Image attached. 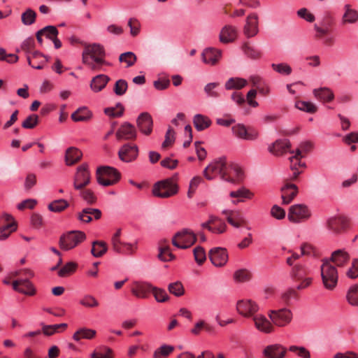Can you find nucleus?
<instances>
[{
	"mask_svg": "<svg viewBox=\"0 0 358 358\" xmlns=\"http://www.w3.org/2000/svg\"><path fill=\"white\" fill-rule=\"evenodd\" d=\"M105 50L99 43L86 45L82 55L83 63L94 71H104L109 63L105 60Z\"/></svg>",
	"mask_w": 358,
	"mask_h": 358,
	"instance_id": "obj_1",
	"label": "nucleus"
},
{
	"mask_svg": "<svg viewBox=\"0 0 358 358\" xmlns=\"http://www.w3.org/2000/svg\"><path fill=\"white\" fill-rule=\"evenodd\" d=\"M290 276L297 283L296 289L302 290L308 288L313 282L310 268L305 264H296L292 268Z\"/></svg>",
	"mask_w": 358,
	"mask_h": 358,
	"instance_id": "obj_2",
	"label": "nucleus"
},
{
	"mask_svg": "<svg viewBox=\"0 0 358 358\" xmlns=\"http://www.w3.org/2000/svg\"><path fill=\"white\" fill-rule=\"evenodd\" d=\"M322 262L320 272L322 283L326 289L333 290L337 285L338 280L337 268L328 259H323Z\"/></svg>",
	"mask_w": 358,
	"mask_h": 358,
	"instance_id": "obj_3",
	"label": "nucleus"
},
{
	"mask_svg": "<svg viewBox=\"0 0 358 358\" xmlns=\"http://www.w3.org/2000/svg\"><path fill=\"white\" fill-rule=\"evenodd\" d=\"M227 162L225 157H220L213 161L203 171V176L207 180H213L217 176L223 180L229 179L227 176Z\"/></svg>",
	"mask_w": 358,
	"mask_h": 358,
	"instance_id": "obj_4",
	"label": "nucleus"
},
{
	"mask_svg": "<svg viewBox=\"0 0 358 358\" xmlns=\"http://www.w3.org/2000/svg\"><path fill=\"white\" fill-rule=\"evenodd\" d=\"M178 176L157 182L152 189L153 194L161 198H169L178 191V187L176 182Z\"/></svg>",
	"mask_w": 358,
	"mask_h": 358,
	"instance_id": "obj_5",
	"label": "nucleus"
},
{
	"mask_svg": "<svg viewBox=\"0 0 358 358\" xmlns=\"http://www.w3.org/2000/svg\"><path fill=\"white\" fill-rule=\"evenodd\" d=\"M97 182L103 186H110L117 183L120 179V173L110 166H100L96 173Z\"/></svg>",
	"mask_w": 358,
	"mask_h": 358,
	"instance_id": "obj_6",
	"label": "nucleus"
},
{
	"mask_svg": "<svg viewBox=\"0 0 358 358\" xmlns=\"http://www.w3.org/2000/svg\"><path fill=\"white\" fill-rule=\"evenodd\" d=\"M86 238L84 232L71 231L63 234L59 239V246L62 250H69L82 243Z\"/></svg>",
	"mask_w": 358,
	"mask_h": 358,
	"instance_id": "obj_7",
	"label": "nucleus"
},
{
	"mask_svg": "<svg viewBox=\"0 0 358 358\" xmlns=\"http://www.w3.org/2000/svg\"><path fill=\"white\" fill-rule=\"evenodd\" d=\"M268 316L273 327L274 325L279 327H286L292 320V313L287 308L271 310L268 312Z\"/></svg>",
	"mask_w": 358,
	"mask_h": 358,
	"instance_id": "obj_8",
	"label": "nucleus"
},
{
	"mask_svg": "<svg viewBox=\"0 0 358 358\" xmlns=\"http://www.w3.org/2000/svg\"><path fill=\"white\" fill-rule=\"evenodd\" d=\"M196 241V236L189 229H183L177 232L172 238L174 246L180 249H187L192 246Z\"/></svg>",
	"mask_w": 358,
	"mask_h": 358,
	"instance_id": "obj_9",
	"label": "nucleus"
},
{
	"mask_svg": "<svg viewBox=\"0 0 358 358\" xmlns=\"http://www.w3.org/2000/svg\"><path fill=\"white\" fill-rule=\"evenodd\" d=\"M91 173L87 164H83L78 166L73 177V187L75 189H83L90 185Z\"/></svg>",
	"mask_w": 358,
	"mask_h": 358,
	"instance_id": "obj_10",
	"label": "nucleus"
},
{
	"mask_svg": "<svg viewBox=\"0 0 358 358\" xmlns=\"http://www.w3.org/2000/svg\"><path fill=\"white\" fill-rule=\"evenodd\" d=\"M311 213L304 204H295L289 207L287 218L291 222L300 223L309 219Z\"/></svg>",
	"mask_w": 358,
	"mask_h": 358,
	"instance_id": "obj_11",
	"label": "nucleus"
},
{
	"mask_svg": "<svg viewBox=\"0 0 358 358\" xmlns=\"http://www.w3.org/2000/svg\"><path fill=\"white\" fill-rule=\"evenodd\" d=\"M236 310L242 316L252 318L254 315L257 314L259 306L250 299H242L238 301Z\"/></svg>",
	"mask_w": 358,
	"mask_h": 358,
	"instance_id": "obj_12",
	"label": "nucleus"
},
{
	"mask_svg": "<svg viewBox=\"0 0 358 358\" xmlns=\"http://www.w3.org/2000/svg\"><path fill=\"white\" fill-rule=\"evenodd\" d=\"M298 192V187L296 185L291 182L288 179H285L280 187L282 203L283 205L289 204L296 196Z\"/></svg>",
	"mask_w": 358,
	"mask_h": 358,
	"instance_id": "obj_13",
	"label": "nucleus"
},
{
	"mask_svg": "<svg viewBox=\"0 0 358 358\" xmlns=\"http://www.w3.org/2000/svg\"><path fill=\"white\" fill-rule=\"evenodd\" d=\"M259 16L257 13H252L248 15L243 29L244 36L248 38L257 36L259 31Z\"/></svg>",
	"mask_w": 358,
	"mask_h": 358,
	"instance_id": "obj_14",
	"label": "nucleus"
},
{
	"mask_svg": "<svg viewBox=\"0 0 358 358\" xmlns=\"http://www.w3.org/2000/svg\"><path fill=\"white\" fill-rule=\"evenodd\" d=\"M138 155V148L135 144L126 143L120 148L118 152L120 160L127 163L136 160Z\"/></svg>",
	"mask_w": 358,
	"mask_h": 358,
	"instance_id": "obj_15",
	"label": "nucleus"
},
{
	"mask_svg": "<svg viewBox=\"0 0 358 358\" xmlns=\"http://www.w3.org/2000/svg\"><path fill=\"white\" fill-rule=\"evenodd\" d=\"M13 289L21 294L34 296L36 293V290L31 282L27 278H19L11 282Z\"/></svg>",
	"mask_w": 358,
	"mask_h": 358,
	"instance_id": "obj_16",
	"label": "nucleus"
},
{
	"mask_svg": "<svg viewBox=\"0 0 358 358\" xmlns=\"http://www.w3.org/2000/svg\"><path fill=\"white\" fill-rule=\"evenodd\" d=\"M209 259L217 267L224 266L228 261V253L224 248H214L209 251Z\"/></svg>",
	"mask_w": 358,
	"mask_h": 358,
	"instance_id": "obj_17",
	"label": "nucleus"
},
{
	"mask_svg": "<svg viewBox=\"0 0 358 358\" xmlns=\"http://www.w3.org/2000/svg\"><path fill=\"white\" fill-rule=\"evenodd\" d=\"M233 134L241 139L255 141L259 136V133L253 128L247 129L243 124H238L232 127Z\"/></svg>",
	"mask_w": 358,
	"mask_h": 358,
	"instance_id": "obj_18",
	"label": "nucleus"
},
{
	"mask_svg": "<svg viewBox=\"0 0 358 358\" xmlns=\"http://www.w3.org/2000/svg\"><path fill=\"white\" fill-rule=\"evenodd\" d=\"M328 229L334 234H340L348 226V218L344 216L332 217L327 220Z\"/></svg>",
	"mask_w": 358,
	"mask_h": 358,
	"instance_id": "obj_19",
	"label": "nucleus"
},
{
	"mask_svg": "<svg viewBox=\"0 0 358 358\" xmlns=\"http://www.w3.org/2000/svg\"><path fill=\"white\" fill-rule=\"evenodd\" d=\"M255 328L264 334H271L274 331L272 322L269 321L264 315L257 314L252 318Z\"/></svg>",
	"mask_w": 358,
	"mask_h": 358,
	"instance_id": "obj_20",
	"label": "nucleus"
},
{
	"mask_svg": "<svg viewBox=\"0 0 358 358\" xmlns=\"http://www.w3.org/2000/svg\"><path fill=\"white\" fill-rule=\"evenodd\" d=\"M327 259L331 260V264H334L333 265L336 267L342 268L349 263L350 257L345 250L339 249L334 251L331 257Z\"/></svg>",
	"mask_w": 358,
	"mask_h": 358,
	"instance_id": "obj_21",
	"label": "nucleus"
},
{
	"mask_svg": "<svg viewBox=\"0 0 358 358\" xmlns=\"http://www.w3.org/2000/svg\"><path fill=\"white\" fill-rule=\"evenodd\" d=\"M137 127L139 130L145 135H149L152 131V118L151 115L146 112L139 115L136 120Z\"/></svg>",
	"mask_w": 358,
	"mask_h": 358,
	"instance_id": "obj_22",
	"label": "nucleus"
},
{
	"mask_svg": "<svg viewBox=\"0 0 358 358\" xmlns=\"http://www.w3.org/2000/svg\"><path fill=\"white\" fill-rule=\"evenodd\" d=\"M136 135L135 127L129 122L123 123L116 132V137L118 140H134Z\"/></svg>",
	"mask_w": 358,
	"mask_h": 358,
	"instance_id": "obj_23",
	"label": "nucleus"
},
{
	"mask_svg": "<svg viewBox=\"0 0 358 358\" xmlns=\"http://www.w3.org/2000/svg\"><path fill=\"white\" fill-rule=\"evenodd\" d=\"M227 176L229 177V179H225V181L232 183H239L243 180L244 173L239 166L232 163H229Z\"/></svg>",
	"mask_w": 358,
	"mask_h": 358,
	"instance_id": "obj_24",
	"label": "nucleus"
},
{
	"mask_svg": "<svg viewBox=\"0 0 358 358\" xmlns=\"http://www.w3.org/2000/svg\"><path fill=\"white\" fill-rule=\"evenodd\" d=\"M238 35L237 28L231 24L223 27L220 32L219 39L222 43H229L234 41Z\"/></svg>",
	"mask_w": 358,
	"mask_h": 358,
	"instance_id": "obj_25",
	"label": "nucleus"
},
{
	"mask_svg": "<svg viewBox=\"0 0 358 358\" xmlns=\"http://www.w3.org/2000/svg\"><path fill=\"white\" fill-rule=\"evenodd\" d=\"M222 56V51L213 48H206L202 54L201 57L203 62L211 66L215 65Z\"/></svg>",
	"mask_w": 358,
	"mask_h": 358,
	"instance_id": "obj_26",
	"label": "nucleus"
},
{
	"mask_svg": "<svg viewBox=\"0 0 358 358\" xmlns=\"http://www.w3.org/2000/svg\"><path fill=\"white\" fill-rule=\"evenodd\" d=\"M287 349L279 344L270 345L263 350V355L266 358H284Z\"/></svg>",
	"mask_w": 358,
	"mask_h": 358,
	"instance_id": "obj_27",
	"label": "nucleus"
},
{
	"mask_svg": "<svg viewBox=\"0 0 358 358\" xmlns=\"http://www.w3.org/2000/svg\"><path fill=\"white\" fill-rule=\"evenodd\" d=\"M110 80V78L108 76L99 74L92 78L90 88L94 93L100 92L106 87Z\"/></svg>",
	"mask_w": 358,
	"mask_h": 358,
	"instance_id": "obj_28",
	"label": "nucleus"
},
{
	"mask_svg": "<svg viewBox=\"0 0 358 358\" xmlns=\"http://www.w3.org/2000/svg\"><path fill=\"white\" fill-rule=\"evenodd\" d=\"M101 211L97 208H85L78 213V219L85 223H89L92 220V217L95 220H99L101 217Z\"/></svg>",
	"mask_w": 358,
	"mask_h": 358,
	"instance_id": "obj_29",
	"label": "nucleus"
},
{
	"mask_svg": "<svg viewBox=\"0 0 358 358\" xmlns=\"http://www.w3.org/2000/svg\"><path fill=\"white\" fill-rule=\"evenodd\" d=\"M152 285L148 282H143L134 283L131 292L138 298L145 299L148 297V294L152 291Z\"/></svg>",
	"mask_w": 358,
	"mask_h": 358,
	"instance_id": "obj_30",
	"label": "nucleus"
},
{
	"mask_svg": "<svg viewBox=\"0 0 358 358\" xmlns=\"http://www.w3.org/2000/svg\"><path fill=\"white\" fill-rule=\"evenodd\" d=\"M314 29L316 31V38L323 40L324 44L327 46H331L334 44V38L329 35V29L328 28H324L315 24Z\"/></svg>",
	"mask_w": 358,
	"mask_h": 358,
	"instance_id": "obj_31",
	"label": "nucleus"
},
{
	"mask_svg": "<svg viewBox=\"0 0 358 358\" xmlns=\"http://www.w3.org/2000/svg\"><path fill=\"white\" fill-rule=\"evenodd\" d=\"M27 59L29 65L36 69H42L43 68V63L47 61V58L39 51L32 52L31 57L27 56Z\"/></svg>",
	"mask_w": 358,
	"mask_h": 358,
	"instance_id": "obj_32",
	"label": "nucleus"
},
{
	"mask_svg": "<svg viewBox=\"0 0 358 358\" xmlns=\"http://www.w3.org/2000/svg\"><path fill=\"white\" fill-rule=\"evenodd\" d=\"M345 12L342 16L341 22L343 25L355 24L358 22V11L352 8L350 4L344 6Z\"/></svg>",
	"mask_w": 358,
	"mask_h": 358,
	"instance_id": "obj_33",
	"label": "nucleus"
},
{
	"mask_svg": "<svg viewBox=\"0 0 358 358\" xmlns=\"http://www.w3.org/2000/svg\"><path fill=\"white\" fill-rule=\"evenodd\" d=\"M82 152L75 147H70L66 150L65 162L67 166L78 163L82 158Z\"/></svg>",
	"mask_w": 358,
	"mask_h": 358,
	"instance_id": "obj_34",
	"label": "nucleus"
},
{
	"mask_svg": "<svg viewBox=\"0 0 358 358\" xmlns=\"http://www.w3.org/2000/svg\"><path fill=\"white\" fill-rule=\"evenodd\" d=\"M313 93L318 100L324 103L331 102L334 99L333 91L328 87L315 89Z\"/></svg>",
	"mask_w": 358,
	"mask_h": 358,
	"instance_id": "obj_35",
	"label": "nucleus"
},
{
	"mask_svg": "<svg viewBox=\"0 0 358 358\" xmlns=\"http://www.w3.org/2000/svg\"><path fill=\"white\" fill-rule=\"evenodd\" d=\"M290 147V143L287 140H278L269 148L272 154L280 156L283 155Z\"/></svg>",
	"mask_w": 358,
	"mask_h": 358,
	"instance_id": "obj_36",
	"label": "nucleus"
},
{
	"mask_svg": "<svg viewBox=\"0 0 358 358\" xmlns=\"http://www.w3.org/2000/svg\"><path fill=\"white\" fill-rule=\"evenodd\" d=\"M248 85V80L238 77L229 78L224 84V87L227 90H241Z\"/></svg>",
	"mask_w": 358,
	"mask_h": 358,
	"instance_id": "obj_37",
	"label": "nucleus"
},
{
	"mask_svg": "<svg viewBox=\"0 0 358 358\" xmlns=\"http://www.w3.org/2000/svg\"><path fill=\"white\" fill-rule=\"evenodd\" d=\"M229 196L231 198L238 199L237 200L232 201L234 204H237L238 202H243V199H251L253 194L249 189L242 187L236 191L230 192Z\"/></svg>",
	"mask_w": 358,
	"mask_h": 358,
	"instance_id": "obj_38",
	"label": "nucleus"
},
{
	"mask_svg": "<svg viewBox=\"0 0 358 358\" xmlns=\"http://www.w3.org/2000/svg\"><path fill=\"white\" fill-rule=\"evenodd\" d=\"M193 123L196 130L203 131L210 126L211 120L207 116L197 114L194 116Z\"/></svg>",
	"mask_w": 358,
	"mask_h": 358,
	"instance_id": "obj_39",
	"label": "nucleus"
},
{
	"mask_svg": "<svg viewBox=\"0 0 358 358\" xmlns=\"http://www.w3.org/2000/svg\"><path fill=\"white\" fill-rule=\"evenodd\" d=\"M91 117L92 113L86 107L79 108L71 115V119L75 122L87 121Z\"/></svg>",
	"mask_w": 358,
	"mask_h": 358,
	"instance_id": "obj_40",
	"label": "nucleus"
},
{
	"mask_svg": "<svg viewBox=\"0 0 358 358\" xmlns=\"http://www.w3.org/2000/svg\"><path fill=\"white\" fill-rule=\"evenodd\" d=\"M108 250V246L103 241H96L92 244L91 253L94 257H102Z\"/></svg>",
	"mask_w": 358,
	"mask_h": 358,
	"instance_id": "obj_41",
	"label": "nucleus"
},
{
	"mask_svg": "<svg viewBox=\"0 0 358 358\" xmlns=\"http://www.w3.org/2000/svg\"><path fill=\"white\" fill-rule=\"evenodd\" d=\"M96 331L91 329L81 328L74 333L73 338L78 342L80 339H92L96 335Z\"/></svg>",
	"mask_w": 358,
	"mask_h": 358,
	"instance_id": "obj_42",
	"label": "nucleus"
},
{
	"mask_svg": "<svg viewBox=\"0 0 358 358\" xmlns=\"http://www.w3.org/2000/svg\"><path fill=\"white\" fill-rule=\"evenodd\" d=\"M66 328L67 324L66 323L53 325L43 324L42 331L45 336H52L56 333L64 331Z\"/></svg>",
	"mask_w": 358,
	"mask_h": 358,
	"instance_id": "obj_43",
	"label": "nucleus"
},
{
	"mask_svg": "<svg viewBox=\"0 0 358 358\" xmlns=\"http://www.w3.org/2000/svg\"><path fill=\"white\" fill-rule=\"evenodd\" d=\"M69 206V202L65 199H57L49 203L48 209L54 213H60L67 208Z\"/></svg>",
	"mask_w": 358,
	"mask_h": 358,
	"instance_id": "obj_44",
	"label": "nucleus"
},
{
	"mask_svg": "<svg viewBox=\"0 0 358 358\" xmlns=\"http://www.w3.org/2000/svg\"><path fill=\"white\" fill-rule=\"evenodd\" d=\"M348 302L353 306H358V283L352 285L346 294Z\"/></svg>",
	"mask_w": 358,
	"mask_h": 358,
	"instance_id": "obj_45",
	"label": "nucleus"
},
{
	"mask_svg": "<svg viewBox=\"0 0 358 358\" xmlns=\"http://www.w3.org/2000/svg\"><path fill=\"white\" fill-rule=\"evenodd\" d=\"M36 13L31 8H27L21 15V21L22 24L26 26L33 24L36 21Z\"/></svg>",
	"mask_w": 358,
	"mask_h": 358,
	"instance_id": "obj_46",
	"label": "nucleus"
},
{
	"mask_svg": "<svg viewBox=\"0 0 358 358\" xmlns=\"http://www.w3.org/2000/svg\"><path fill=\"white\" fill-rule=\"evenodd\" d=\"M173 350V346L163 345L154 352L153 358H167Z\"/></svg>",
	"mask_w": 358,
	"mask_h": 358,
	"instance_id": "obj_47",
	"label": "nucleus"
},
{
	"mask_svg": "<svg viewBox=\"0 0 358 358\" xmlns=\"http://www.w3.org/2000/svg\"><path fill=\"white\" fill-rule=\"evenodd\" d=\"M119 61L126 63L127 67H131L136 62L137 57L133 52H126L120 55Z\"/></svg>",
	"mask_w": 358,
	"mask_h": 358,
	"instance_id": "obj_48",
	"label": "nucleus"
},
{
	"mask_svg": "<svg viewBox=\"0 0 358 358\" xmlns=\"http://www.w3.org/2000/svg\"><path fill=\"white\" fill-rule=\"evenodd\" d=\"M169 292L174 296L179 297L185 294V289L182 284L179 282L170 283L168 286Z\"/></svg>",
	"mask_w": 358,
	"mask_h": 358,
	"instance_id": "obj_49",
	"label": "nucleus"
},
{
	"mask_svg": "<svg viewBox=\"0 0 358 358\" xmlns=\"http://www.w3.org/2000/svg\"><path fill=\"white\" fill-rule=\"evenodd\" d=\"M158 257L163 262H169L173 260L175 256L171 253L169 245H162L159 248Z\"/></svg>",
	"mask_w": 358,
	"mask_h": 358,
	"instance_id": "obj_50",
	"label": "nucleus"
},
{
	"mask_svg": "<svg viewBox=\"0 0 358 358\" xmlns=\"http://www.w3.org/2000/svg\"><path fill=\"white\" fill-rule=\"evenodd\" d=\"M151 292H152L154 297L157 302L164 303L169 300V296L163 289L157 288L153 286Z\"/></svg>",
	"mask_w": 358,
	"mask_h": 358,
	"instance_id": "obj_51",
	"label": "nucleus"
},
{
	"mask_svg": "<svg viewBox=\"0 0 358 358\" xmlns=\"http://www.w3.org/2000/svg\"><path fill=\"white\" fill-rule=\"evenodd\" d=\"M80 303L87 308H96L99 306L98 300L90 294L85 295L80 300Z\"/></svg>",
	"mask_w": 358,
	"mask_h": 358,
	"instance_id": "obj_52",
	"label": "nucleus"
},
{
	"mask_svg": "<svg viewBox=\"0 0 358 358\" xmlns=\"http://www.w3.org/2000/svg\"><path fill=\"white\" fill-rule=\"evenodd\" d=\"M130 28V34L133 37L137 36L141 31V23L139 20L135 17L129 18L127 23Z\"/></svg>",
	"mask_w": 358,
	"mask_h": 358,
	"instance_id": "obj_53",
	"label": "nucleus"
},
{
	"mask_svg": "<svg viewBox=\"0 0 358 358\" xmlns=\"http://www.w3.org/2000/svg\"><path fill=\"white\" fill-rule=\"evenodd\" d=\"M78 264L76 262H70L66 264L58 272L60 277H66L73 273L77 268Z\"/></svg>",
	"mask_w": 358,
	"mask_h": 358,
	"instance_id": "obj_54",
	"label": "nucleus"
},
{
	"mask_svg": "<svg viewBox=\"0 0 358 358\" xmlns=\"http://www.w3.org/2000/svg\"><path fill=\"white\" fill-rule=\"evenodd\" d=\"M271 67L277 73L285 76L290 75L292 71L291 66L286 63L272 64Z\"/></svg>",
	"mask_w": 358,
	"mask_h": 358,
	"instance_id": "obj_55",
	"label": "nucleus"
},
{
	"mask_svg": "<svg viewBox=\"0 0 358 358\" xmlns=\"http://www.w3.org/2000/svg\"><path fill=\"white\" fill-rule=\"evenodd\" d=\"M128 88V83L125 80L120 79L115 83L113 91L117 96L124 95Z\"/></svg>",
	"mask_w": 358,
	"mask_h": 358,
	"instance_id": "obj_56",
	"label": "nucleus"
},
{
	"mask_svg": "<svg viewBox=\"0 0 358 358\" xmlns=\"http://www.w3.org/2000/svg\"><path fill=\"white\" fill-rule=\"evenodd\" d=\"M296 107L301 110L310 113H314L317 111V106L311 102L299 101L296 103Z\"/></svg>",
	"mask_w": 358,
	"mask_h": 358,
	"instance_id": "obj_57",
	"label": "nucleus"
},
{
	"mask_svg": "<svg viewBox=\"0 0 358 358\" xmlns=\"http://www.w3.org/2000/svg\"><path fill=\"white\" fill-rule=\"evenodd\" d=\"M251 276L250 272L246 269L238 270L234 274V280L239 282L249 281L251 279Z\"/></svg>",
	"mask_w": 358,
	"mask_h": 358,
	"instance_id": "obj_58",
	"label": "nucleus"
},
{
	"mask_svg": "<svg viewBox=\"0 0 358 358\" xmlns=\"http://www.w3.org/2000/svg\"><path fill=\"white\" fill-rule=\"evenodd\" d=\"M124 108L121 103H117L115 108H106L104 110L106 115L112 117H121L123 115Z\"/></svg>",
	"mask_w": 358,
	"mask_h": 358,
	"instance_id": "obj_59",
	"label": "nucleus"
},
{
	"mask_svg": "<svg viewBox=\"0 0 358 358\" xmlns=\"http://www.w3.org/2000/svg\"><path fill=\"white\" fill-rule=\"evenodd\" d=\"M202 180L203 179L200 176H195L190 180L187 194L189 199H192L194 196L198 186Z\"/></svg>",
	"mask_w": 358,
	"mask_h": 358,
	"instance_id": "obj_60",
	"label": "nucleus"
},
{
	"mask_svg": "<svg viewBox=\"0 0 358 358\" xmlns=\"http://www.w3.org/2000/svg\"><path fill=\"white\" fill-rule=\"evenodd\" d=\"M289 350L295 353L298 357L301 358H310V352L305 347L291 345L289 348Z\"/></svg>",
	"mask_w": 358,
	"mask_h": 358,
	"instance_id": "obj_61",
	"label": "nucleus"
},
{
	"mask_svg": "<svg viewBox=\"0 0 358 358\" xmlns=\"http://www.w3.org/2000/svg\"><path fill=\"white\" fill-rule=\"evenodd\" d=\"M80 196L88 204H94L96 201V197L94 193L89 189L84 187L83 189H78Z\"/></svg>",
	"mask_w": 358,
	"mask_h": 358,
	"instance_id": "obj_62",
	"label": "nucleus"
},
{
	"mask_svg": "<svg viewBox=\"0 0 358 358\" xmlns=\"http://www.w3.org/2000/svg\"><path fill=\"white\" fill-rule=\"evenodd\" d=\"M220 85L218 83H210L204 87V92L208 96L211 98H218L220 94L215 90V88Z\"/></svg>",
	"mask_w": 358,
	"mask_h": 358,
	"instance_id": "obj_63",
	"label": "nucleus"
},
{
	"mask_svg": "<svg viewBox=\"0 0 358 358\" xmlns=\"http://www.w3.org/2000/svg\"><path fill=\"white\" fill-rule=\"evenodd\" d=\"M345 275L350 279L358 278V259H353L350 267L345 271Z\"/></svg>",
	"mask_w": 358,
	"mask_h": 358,
	"instance_id": "obj_64",
	"label": "nucleus"
}]
</instances>
